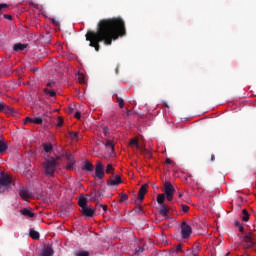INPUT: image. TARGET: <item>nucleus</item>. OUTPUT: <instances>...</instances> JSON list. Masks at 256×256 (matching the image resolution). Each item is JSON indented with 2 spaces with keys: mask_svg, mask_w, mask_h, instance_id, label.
Masks as SVG:
<instances>
[{
  "mask_svg": "<svg viewBox=\"0 0 256 256\" xmlns=\"http://www.w3.org/2000/svg\"><path fill=\"white\" fill-rule=\"evenodd\" d=\"M126 35L125 21L121 17H114L100 20L96 32L88 31L86 33V41L90 42L89 46L94 47L95 51H99L101 49L99 43L112 45L113 41Z\"/></svg>",
  "mask_w": 256,
  "mask_h": 256,
  "instance_id": "nucleus-1",
  "label": "nucleus"
},
{
  "mask_svg": "<svg viewBox=\"0 0 256 256\" xmlns=\"http://www.w3.org/2000/svg\"><path fill=\"white\" fill-rule=\"evenodd\" d=\"M45 175L47 177H53L55 170L57 169V160L55 158L48 159L44 162Z\"/></svg>",
  "mask_w": 256,
  "mask_h": 256,
  "instance_id": "nucleus-2",
  "label": "nucleus"
},
{
  "mask_svg": "<svg viewBox=\"0 0 256 256\" xmlns=\"http://www.w3.org/2000/svg\"><path fill=\"white\" fill-rule=\"evenodd\" d=\"M13 179L11 176L5 174L4 172L0 173V193H3L5 189H9L11 187Z\"/></svg>",
  "mask_w": 256,
  "mask_h": 256,
  "instance_id": "nucleus-3",
  "label": "nucleus"
},
{
  "mask_svg": "<svg viewBox=\"0 0 256 256\" xmlns=\"http://www.w3.org/2000/svg\"><path fill=\"white\" fill-rule=\"evenodd\" d=\"M240 239L244 249H251V247L255 245V242L253 241V233L251 232Z\"/></svg>",
  "mask_w": 256,
  "mask_h": 256,
  "instance_id": "nucleus-4",
  "label": "nucleus"
},
{
  "mask_svg": "<svg viewBox=\"0 0 256 256\" xmlns=\"http://www.w3.org/2000/svg\"><path fill=\"white\" fill-rule=\"evenodd\" d=\"M164 193L166 195L167 201H173V193H175V188L171 182L164 183Z\"/></svg>",
  "mask_w": 256,
  "mask_h": 256,
  "instance_id": "nucleus-5",
  "label": "nucleus"
},
{
  "mask_svg": "<svg viewBox=\"0 0 256 256\" xmlns=\"http://www.w3.org/2000/svg\"><path fill=\"white\" fill-rule=\"evenodd\" d=\"M193 233V229L187 222H182L181 224V235L182 239H189L191 237V234Z\"/></svg>",
  "mask_w": 256,
  "mask_h": 256,
  "instance_id": "nucleus-6",
  "label": "nucleus"
},
{
  "mask_svg": "<svg viewBox=\"0 0 256 256\" xmlns=\"http://www.w3.org/2000/svg\"><path fill=\"white\" fill-rule=\"evenodd\" d=\"M95 177L97 179H103L105 177V166L101 161H98L95 165Z\"/></svg>",
  "mask_w": 256,
  "mask_h": 256,
  "instance_id": "nucleus-7",
  "label": "nucleus"
},
{
  "mask_svg": "<svg viewBox=\"0 0 256 256\" xmlns=\"http://www.w3.org/2000/svg\"><path fill=\"white\" fill-rule=\"evenodd\" d=\"M201 251V244L194 243L191 250H187L186 256H199Z\"/></svg>",
  "mask_w": 256,
  "mask_h": 256,
  "instance_id": "nucleus-8",
  "label": "nucleus"
},
{
  "mask_svg": "<svg viewBox=\"0 0 256 256\" xmlns=\"http://www.w3.org/2000/svg\"><path fill=\"white\" fill-rule=\"evenodd\" d=\"M90 201L91 203H95V201H101L103 199V194L101 193V190H94L90 194Z\"/></svg>",
  "mask_w": 256,
  "mask_h": 256,
  "instance_id": "nucleus-9",
  "label": "nucleus"
},
{
  "mask_svg": "<svg viewBox=\"0 0 256 256\" xmlns=\"http://www.w3.org/2000/svg\"><path fill=\"white\" fill-rule=\"evenodd\" d=\"M81 213H82V215H84V217H94L95 216V208H93L91 206H86L81 209Z\"/></svg>",
  "mask_w": 256,
  "mask_h": 256,
  "instance_id": "nucleus-10",
  "label": "nucleus"
},
{
  "mask_svg": "<svg viewBox=\"0 0 256 256\" xmlns=\"http://www.w3.org/2000/svg\"><path fill=\"white\" fill-rule=\"evenodd\" d=\"M147 189H149V185L148 184L142 185L141 188L139 189L138 201H140L141 203H143V199H145V195L147 193Z\"/></svg>",
  "mask_w": 256,
  "mask_h": 256,
  "instance_id": "nucleus-11",
  "label": "nucleus"
},
{
  "mask_svg": "<svg viewBox=\"0 0 256 256\" xmlns=\"http://www.w3.org/2000/svg\"><path fill=\"white\" fill-rule=\"evenodd\" d=\"M106 185L110 186V187H117V185H121V176L116 175L114 176V178H110Z\"/></svg>",
  "mask_w": 256,
  "mask_h": 256,
  "instance_id": "nucleus-12",
  "label": "nucleus"
},
{
  "mask_svg": "<svg viewBox=\"0 0 256 256\" xmlns=\"http://www.w3.org/2000/svg\"><path fill=\"white\" fill-rule=\"evenodd\" d=\"M55 255V251L51 245H45L40 253V256H53Z\"/></svg>",
  "mask_w": 256,
  "mask_h": 256,
  "instance_id": "nucleus-13",
  "label": "nucleus"
},
{
  "mask_svg": "<svg viewBox=\"0 0 256 256\" xmlns=\"http://www.w3.org/2000/svg\"><path fill=\"white\" fill-rule=\"evenodd\" d=\"M0 111H3L4 113H8V115H14L15 110L9 106H7L5 103L0 102Z\"/></svg>",
  "mask_w": 256,
  "mask_h": 256,
  "instance_id": "nucleus-14",
  "label": "nucleus"
},
{
  "mask_svg": "<svg viewBox=\"0 0 256 256\" xmlns=\"http://www.w3.org/2000/svg\"><path fill=\"white\" fill-rule=\"evenodd\" d=\"M19 195L21 199H24V201H27V199H31V192L27 188H20Z\"/></svg>",
  "mask_w": 256,
  "mask_h": 256,
  "instance_id": "nucleus-15",
  "label": "nucleus"
},
{
  "mask_svg": "<svg viewBox=\"0 0 256 256\" xmlns=\"http://www.w3.org/2000/svg\"><path fill=\"white\" fill-rule=\"evenodd\" d=\"M129 145L130 146L135 145L136 149H140L141 153H147V149L141 148V146L139 145V139L137 138L131 139Z\"/></svg>",
  "mask_w": 256,
  "mask_h": 256,
  "instance_id": "nucleus-16",
  "label": "nucleus"
},
{
  "mask_svg": "<svg viewBox=\"0 0 256 256\" xmlns=\"http://www.w3.org/2000/svg\"><path fill=\"white\" fill-rule=\"evenodd\" d=\"M9 149V145L4 140H0V155H5L7 150Z\"/></svg>",
  "mask_w": 256,
  "mask_h": 256,
  "instance_id": "nucleus-17",
  "label": "nucleus"
},
{
  "mask_svg": "<svg viewBox=\"0 0 256 256\" xmlns=\"http://www.w3.org/2000/svg\"><path fill=\"white\" fill-rule=\"evenodd\" d=\"M21 215H24V217H30L33 218L35 217V213L31 212L29 208H22L20 210Z\"/></svg>",
  "mask_w": 256,
  "mask_h": 256,
  "instance_id": "nucleus-18",
  "label": "nucleus"
},
{
  "mask_svg": "<svg viewBox=\"0 0 256 256\" xmlns=\"http://www.w3.org/2000/svg\"><path fill=\"white\" fill-rule=\"evenodd\" d=\"M159 214L164 217H169V209H167V206L161 205L159 208Z\"/></svg>",
  "mask_w": 256,
  "mask_h": 256,
  "instance_id": "nucleus-19",
  "label": "nucleus"
},
{
  "mask_svg": "<svg viewBox=\"0 0 256 256\" xmlns=\"http://www.w3.org/2000/svg\"><path fill=\"white\" fill-rule=\"evenodd\" d=\"M78 205L81 208V210L84 207H88V205H87V198H85L84 196L80 197L79 200H78Z\"/></svg>",
  "mask_w": 256,
  "mask_h": 256,
  "instance_id": "nucleus-20",
  "label": "nucleus"
},
{
  "mask_svg": "<svg viewBox=\"0 0 256 256\" xmlns=\"http://www.w3.org/2000/svg\"><path fill=\"white\" fill-rule=\"evenodd\" d=\"M42 147H43L45 153H51V151H53V144L52 143H43Z\"/></svg>",
  "mask_w": 256,
  "mask_h": 256,
  "instance_id": "nucleus-21",
  "label": "nucleus"
},
{
  "mask_svg": "<svg viewBox=\"0 0 256 256\" xmlns=\"http://www.w3.org/2000/svg\"><path fill=\"white\" fill-rule=\"evenodd\" d=\"M95 169V166L91 164L89 161L84 162L83 171H93Z\"/></svg>",
  "mask_w": 256,
  "mask_h": 256,
  "instance_id": "nucleus-22",
  "label": "nucleus"
},
{
  "mask_svg": "<svg viewBox=\"0 0 256 256\" xmlns=\"http://www.w3.org/2000/svg\"><path fill=\"white\" fill-rule=\"evenodd\" d=\"M105 147H106L107 149H110L111 153H113V151H115V144L113 143L112 140H107V141L105 142Z\"/></svg>",
  "mask_w": 256,
  "mask_h": 256,
  "instance_id": "nucleus-23",
  "label": "nucleus"
},
{
  "mask_svg": "<svg viewBox=\"0 0 256 256\" xmlns=\"http://www.w3.org/2000/svg\"><path fill=\"white\" fill-rule=\"evenodd\" d=\"M27 49V44L17 43L14 45V51H24Z\"/></svg>",
  "mask_w": 256,
  "mask_h": 256,
  "instance_id": "nucleus-24",
  "label": "nucleus"
},
{
  "mask_svg": "<svg viewBox=\"0 0 256 256\" xmlns=\"http://www.w3.org/2000/svg\"><path fill=\"white\" fill-rule=\"evenodd\" d=\"M29 235L32 239H39L41 237V235L39 234L38 231H36L35 229H30L29 231Z\"/></svg>",
  "mask_w": 256,
  "mask_h": 256,
  "instance_id": "nucleus-25",
  "label": "nucleus"
},
{
  "mask_svg": "<svg viewBox=\"0 0 256 256\" xmlns=\"http://www.w3.org/2000/svg\"><path fill=\"white\" fill-rule=\"evenodd\" d=\"M44 93L46 95H49V97H56L57 96V93L54 92L53 89H49V88H44Z\"/></svg>",
  "mask_w": 256,
  "mask_h": 256,
  "instance_id": "nucleus-26",
  "label": "nucleus"
},
{
  "mask_svg": "<svg viewBox=\"0 0 256 256\" xmlns=\"http://www.w3.org/2000/svg\"><path fill=\"white\" fill-rule=\"evenodd\" d=\"M105 173H107V175L109 174L115 175V168H113V165L108 164L106 167Z\"/></svg>",
  "mask_w": 256,
  "mask_h": 256,
  "instance_id": "nucleus-27",
  "label": "nucleus"
},
{
  "mask_svg": "<svg viewBox=\"0 0 256 256\" xmlns=\"http://www.w3.org/2000/svg\"><path fill=\"white\" fill-rule=\"evenodd\" d=\"M234 227H238V230L240 233H244V231H245V227H243V225H241V222H239V220H236L234 222Z\"/></svg>",
  "mask_w": 256,
  "mask_h": 256,
  "instance_id": "nucleus-28",
  "label": "nucleus"
},
{
  "mask_svg": "<svg viewBox=\"0 0 256 256\" xmlns=\"http://www.w3.org/2000/svg\"><path fill=\"white\" fill-rule=\"evenodd\" d=\"M116 102L118 103L120 109H123L125 105V101L123 100V98L119 97V95L117 94H116Z\"/></svg>",
  "mask_w": 256,
  "mask_h": 256,
  "instance_id": "nucleus-29",
  "label": "nucleus"
},
{
  "mask_svg": "<svg viewBox=\"0 0 256 256\" xmlns=\"http://www.w3.org/2000/svg\"><path fill=\"white\" fill-rule=\"evenodd\" d=\"M157 203L159 205H163V203H165V194H158Z\"/></svg>",
  "mask_w": 256,
  "mask_h": 256,
  "instance_id": "nucleus-30",
  "label": "nucleus"
},
{
  "mask_svg": "<svg viewBox=\"0 0 256 256\" xmlns=\"http://www.w3.org/2000/svg\"><path fill=\"white\" fill-rule=\"evenodd\" d=\"M242 214L244 215L242 217V220L245 221V222L249 221V212L247 211V209H243Z\"/></svg>",
  "mask_w": 256,
  "mask_h": 256,
  "instance_id": "nucleus-31",
  "label": "nucleus"
},
{
  "mask_svg": "<svg viewBox=\"0 0 256 256\" xmlns=\"http://www.w3.org/2000/svg\"><path fill=\"white\" fill-rule=\"evenodd\" d=\"M173 252H176V253H185V250H183V245L182 244H178L176 246V248L174 250H172Z\"/></svg>",
  "mask_w": 256,
  "mask_h": 256,
  "instance_id": "nucleus-32",
  "label": "nucleus"
},
{
  "mask_svg": "<svg viewBox=\"0 0 256 256\" xmlns=\"http://www.w3.org/2000/svg\"><path fill=\"white\" fill-rule=\"evenodd\" d=\"M32 123H35L36 125H41V123H43V118L41 117L33 118Z\"/></svg>",
  "mask_w": 256,
  "mask_h": 256,
  "instance_id": "nucleus-33",
  "label": "nucleus"
},
{
  "mask_svg": "<svg viewBox=\"0 0 256 256\" xmlns=\"http://www.w3.org/2000/svg\"><path fill=\"white\" fill-rule=\"evenodd\" d=\"M66 159L69 161V163H75V159L73 158V155L66 154Z\"/></svg>",
  "mask_w": 256,
  "mask_h": 256,
  "instance_id": "nucleus-34",
  "label": "nucleus"
},
{
  "mask_svg": "<svg viewBox=\"0 0 256 256\" xmlns=\"http://www.w3.org/2000/svg\"><path fill=\"white\" fill-rule=\"evenodd\" d=\"M143 251H145V248L141 247V246H138L136 249H135V255H139V253H143Z\"/></svg>",
  "mask_w": 256,
  "mask_h": 256,
  "instance_id": "nucleus-35",
  "label": "nucleus"
},
{
  "mask_svg": "<svg viewBox=\"0 0 256 256\" xmlns=\"http://www.w3.org/2000/svg\"><path fill=\"white\" fill-rule=\"evenodd\" d=\"M76 256H89V251H79Z\"/></svg>",
  "mask_w": 256,
  "mask_h": 256,
  "instance_id": "nucleus-36",
  "label": "nucleus"
},
{
  "mask_svg": "<svg viewBox=\"0 0 256 256\" xmlns=\"http://www.w3.org/2000/svg\"><path fill=\"white\" fill-rule=\"evenodd\" d=\"M69 135L71 139H77V137H79V133L77 132H69Z\"/></svg>",
  "mask_w": 256,
  "mask_h": 256,
  "instance_id": "nucleus-37",
  "label": "nucleus"
},
{
  "mask_svg": "<svg viewBox=\"0 0 256 256\" xmlns=\"http://www.w3.org/2000/svg\"><path fill=\"white\" fill-rule=\"evenodd\" d=\"M73 165H75V162H68V164L66 165L67 171L73 169Z\"/></svg>",
  "mask_w": 256,
  "mask_h": 256,
  "instance_id": "nucleus-38",
  "label": "nucleus"
},
{
  "mask_svg": "<svg viewBox=\"0 0 256 256\" xmlns=\"http://www.w3.org/2000/svg\"><path fill=\"white\" fill-rule=\"evenodd\" d=\"M96 207H100V208L103 209V211H107V205H103V204H101L99 202L96 203Z\"/></svg>",
  "mask_w": 256,
  "mask_h": 256,
  "instance_id": "nucleus-39",
  "label": "nucleus"
},
{
  "mask_svg": "<svg viewBox=\"0 0 256 256\" xmlns=\"http://www.w3.org/2000/svg\"><path fill=\"white\" fill-rule=\"evenodd\" d=\"M136 213H138L139 215H141V213H143V206L138 205V206L136 207Z\"/></svg>",
  "mask_w": 256,
  "mask_h": 256,
  "instance_id": "nucleus-40",
  "label": "nucleus"
},
{
  "mask_svg": "<svg viewBox=\"0 0 256 256\" xmlns=\"http://www.w3.org/2000/svg\"><path fill=\"white\" fill-rule=\"evenodd\" d=\"M51 22L53 23V25H56V27H59V25H61L59 20H56L55 18H51Z\"/></svg>",
  "mask_w": 256,
  "mask_h": 256,
  "instance_id": "nucleus-41",
  "label": "nucleus"
},
{
  "mask_svg": "<svg viewBox=\"0 0 256 256\" xmlns=\"http://www.w3.org/2000/svg\"><path fill=\"white\" fill-rule=\"evenodd\" d=\"M46 86L49 87L50 89H53V87H55V82L49 81V82H47Z\"/></svg>",
  "mask_w": 256,
  "mask_h": 256,
  "instance_id": "nucleus-42",
  "label": "nucleus"
},
{
  "mask_svg": "<svg viewBox=\"0 0 256 256\" xmlns=\"http://www.w3.org/2000/svg\"><path fill=\"white\" fill-rule=\"evenodd\" d=\"M127 199H128L127 194H121V196H120V201L121 202L127 201Z\"/></svg>",
  "mask_w": 256,
  "mask_h": 256,
  "instance_id": "nucleus-43",
  "label": "nucleus"
},
{
  "mask_svg": "<svg viewBox=\"0 0 256 256\" xmlns=\"http://www.w3.org/2000/svg\"><path fill=\"white\" fill-rule=\"evenodd\" d=\"M57 127H63V120L61 119V117H58V122H57Z\"/></svg>",
  "mask_w": 256,
  "mask_h": 256,
  "instance_id": "nucleus-44",
  "label": "nucleus"
},
{
  "mask_svg": "<svg viewBox=\"0 0 256 256\" xmlns=\"http://www.w3.org/2000/svg\"><path fill=\"white\" fill-rule=\"evenodd\" d=\"M182 211H183V213H188L189 212V206L182 205Z\"/></svg>",
  "mask_w": 256,
  "mask_h": 256,
  "instance_id": "nucleus-45",
  "label": "nucleus"
},
{
  "mask_svg": "<svg viewBox=\"0 0 256 256\" xmlns=\"http://www.w3.org/2000/svg\"><path fill=\"white\" fill-rule=\"evenodd\" d=\"M4 19H8V21H11L13 19V16H11L9 14H5Z\"/></svg>",
  "mask_w": 256,
  "mask_h": 256,
  "instance_id": "nucleus-46",
  "label": "nucleus"
},
{
  "mask_svg": "<svg viewBox=\"0 0 256 256\" xmlns=\"http://www.w3.org/2000/svg\"><path fill=\"white\" fill-rule=\"evenodd\" d=\"M103 133H104L105 137H107V134L109 133V128L108 127H104L103 128Z\"/></svg>",
  "mask_w": 256,
  "mask_h": 256,
  "instance_id": "nucleus-47",
  "label": "nucleus"
},
{
  "mask_svg": "<svg viewBox=\"0 0 256 256\" xmlns=\"http://www.w3.org/2000/svg\"><path fill=\"white\" fill-rule=\"evenodd\" d=\"M74 117H76V119H81V112L77 111V112L74 114Z\"/></svg>",
  "mask_w": 256,
  "mask_h": 256,
  "instance_id": "nucleus-48",
  "label": "nucleus"
},
{
  "mask_svg": "<svg viewBox=\"0 0 256 256\" xmlns=\"http://www.w3.org/2000/svg\"><path fill=\"white\" fill-rule=\"evenodd\" d=\"M25 123H33V118H31V117H26Z\"/></svg>",
  "mask_w": 256,
  "mask_h": 256,
  "instance_id": "nucleus-49",
  "label": "nucleus"
},
{
  "mask_svg": "<svg viewBox=\"0 0 256 256\" xmlns=\"http://www.w3.org/2000/svg\"><path fill=\"white\" fill-rule=\"evenodd\" d=\"M165 163L167 165H171V163H173V160H171L170 158H166Z\"/></svg>",
  "mask_w": 256,
  "mask_h": 256,
  "instance_id": "nucleus-50",
  "label": "nucleus"
},
{
  "mask_svg": "<svg viewBox=\"0 0 256 256\" xmlns=\"http://www.w3.org/2000/svg\"><path fill=\"white\" fill-rule=\"evenodd\" d=\"M67 113L69 115H73V108L72 107H68Z\"/></svg>",
  "mask_w": 256,
  "mask_h": 256,
  "instance_id": "nucleus-51",
  "label": "nucleus"
},
{
  "mask_svg": "<svg viewBox=\"0 0 256 256\" xmlns=\"http://www.w3.org/2000/svg\"><path fill=\"white\" fill-rule=\"evenodd\" d=\"M79 79H80V83H85V78L83 76H81Z\"/></svg>",
  "mask_w": 256,
  "mask_h": 256,
  "instance_id": "nucleus-52",
  "label": "nucleus"
},
{
  "mask_svg": "<svg viewBox=\"0 0 256 256\" xmlns=\"http://www.w3.org/2000/svg\"><path fill=\"white\" fill-rule=\"evenodd\" d=\"M211 161H215V155H211Z\"/></svg>",
  "mask_w": 256,
  "mask_h": 256,
  "instance_id": "nucleus-53",
  "label": "nucleus"
},
{
  "mask_svg": "<svg viewBox=\"0 0 256 256\" xmlns=\"http://www.w3.org/2000/svg\"><path fill=\"white\" fill-rule=\"evenodd\" d=\"M179 197H183V193H180V194H179Z\"/></svg>",
  "mask_w": 256,
  "mask_h": 256,
  "instance_id": "nucleus-54",
  "label": "nucleus"
}]
</instances>
